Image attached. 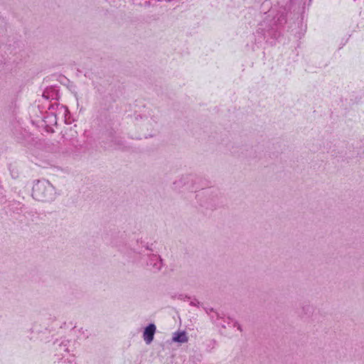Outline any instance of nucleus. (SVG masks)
I'll list each match as a JSON object with an SVG mask.
<instances>
[{
    "instance_id": "f257e3e1",
    "label": "nucleus",
    "mask_w": 364,
    "mask_h": 364,
    "mask_svg": "<svg viewBox=\"0 0 364 364\" xmlns=\"http://www.w3.org/2000/svg\"><path fill=\"white\" fill-rule=\"evenodd\" d=\"M42 97L46 100H50V103L48 107L49 112H48L47 116V118H48L49 120H46V122H49L50 124H56L57 117H66L67 113L69 112L67 107L58 102L60 96L59 90L57 88L55 87H47L43 91ZM49 125L50 124H46V126Z\"/></svg>"
},
{
    "instance_id": "f03ea898",
    "label": "nucleus",
    "mask_w": 364,
    "mask_h": 364,
    "mask_svg": "<svg viewBox=\"0 0 364 364\" xmlns=\"http://www.w3.org/2000/svg\"><path fill=\"white\" fill-rule=\"evenodd\" d=\"M32 196L38 201L51 202L55 199V188L48 180H38L33 186Z\"/></svg>"
},
{
    "instance_id": "7ed1b4c3",
    "label": "nucleus",
    "mask_w": 364,
    "mask_h": 364,
    "mask_svg": "<svg viewBox=\"0 0 364 364\" xmlns=\"http://www.w3.org/2000/svg\"><path fill=\"white\" fill-rule=\"evenodd\" d=\"M213 312L210 315V320L216 326L226 328V324L230 325L233 321V318L230 316L225 317L224 314H220L215 311L213 309H210Z\"/></svg>"
},
{
    "instance_id": "20e7f679",
    "label": "nucleus",
    "mask_w": 364,
    "mask_h": 364,
    "mask_svg": "<svg viewBox=\"0 0 364 364\" xmlns=\"http://www.w3.org/2000/svg\"><path fill=\"white\" fill-rule=\"evenodd\" d=\"M147 265L151 267V270L154 272H157L163 266L162 259L159 255L152 254L149 257Z\"/></svg>"
},
{
    "instance_id": "39448f33",
    "label": "nucleus",
    "mask_w": 364,
    "mask_h": 364,
    "mask_svg": "<svg viewBox=\"0 0 364 364\" xmlns=\"http://www.w3.org/2000/svg\"><path fill=\"white\" fill-rule=\"evenodd\" d=\"M156 332V326L154 323H150L147 326L143 333V338L146 344H150L154 339V333Z\"/></svg>"
},
{
    "instance_id": "423d86ee",
    "label": "nucleus",
    "mask_w": 364,
    "mask_h": 364,
    "mask_svg": "<svg viewBox=\"0 0 364 364\" xmlns=\"http://www.w3.org/2000/svg\"><path fill=\"white\" fill-rule=\"evenodd\" d=\"M314 313V307L309 304H304L301 306V316L303 317H310Z\"/></svg>"
},
{
    "instance_id": "0eeeda50",
    "label": "nucleus",
    "mask_w": 364,
    "mask_h": 364,
    "mask_svg": "<svg viewBox=\"0 0 364 364\" xmlns=\"http://www.w3.org/2000/svg\"><path fill=\"white\" fill-rule=\"evenodd\" d=\"M172 339L178 343H186L188 341V337L185 331L175 333Z\"/></svg>"
},
{
    "instance_id": "6e6552de",
    "label": "nucleus",
    "mask_w": 364,
    "mask_h": 364,
    "mask_svg": "<svg viewBox=\"0 0 364 364\" xmlns=\"http://www.w3.org/2000/svg\"><path fill=\"white\" fill-rule=\"evenodd\" d=\"M10 173L13 178H17L19 175L18 170L16 167H10Z\"/></svg>"
},
{
    "instance_id": "1a4fd4ad",
    "label": "nucleus",
    "mask_w": 364,
    "mask_h": 364,
    "mask_svg": "<svg viewBox=\"0 0 364 364\" xmlns=\"http://www.w3.org/2000/svg\"><path fill=\"white\" fill-rule=\"evenodd\" d=\"M69 343V341H63L60 345V350H63L66 352H68L69 350H68V344Z\"/></svg>"
},
{
    "instance_id": "9d476101",
    "label": "nucleus",
    "mask_w": 364,
    "mask_h": 364,
    "mask_svg": "<svg viewBox=\"0 0 364 364\" xmlns=\"http://www.w3.org/2000/svg\"><path fill=\"white\" fill-rule=\"evenodd\" d=\"M199 304H200V302H199V301H196H196H191V302L190 303V304H191V306H198V305H199Z\"/></svg>"
},
{
    "instance_id": "9b49d317",
    "label": "nucleus",
    "mask_w": 364,
    "mask_h": 364,
    "mask_svg": "<svg viewBox=\"0 0 364 364\" xmlns=\"http://www.w3.org/2000/svg\"><path fill=\"white\" fill-rule=\"evenodd\" d=\"M210 309H211V308H205V312H206L208 315H210V316L211 314H213V312L210 311Z\"/></svg>"
},
{
    "instance_id": "f8f14e48",
    "label": "nucleus",
    "mask_w": 364,
    "mask_h": 364,
    "mask_svg": "<svg viewBox=\"0 0 364 364\" xmlns=\"http://www.w3.org/2000/svg\"><path fill=\"white\" fill-rule=\"evenodd\" d=\"M232 323L233 324V326L236 327V328L237 327V325H240V323L237 321H235L234 319H233V321Z\"/></svg>"
},
{
    "instance_id": "ddd939ff",
    "label": "nucleus",
    "mask_w": 364,
    "mask_h": 364,
    "mask_svg": "<svg viewBox=\"0 0 364 364\" xmlns=\"http://www.w3.org/2000/svg\"><path fill=\"white\" fill-rule=\"evenodd\" d=\"M237 330H239L240 332H242V326H241V325H240H240H237Z\"/></svg>"
}]
</instances>
